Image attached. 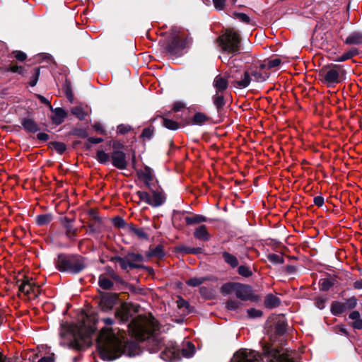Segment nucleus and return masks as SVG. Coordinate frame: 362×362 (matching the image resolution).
Returning <instances> with one entry per match:
<instances>
[{"mask_svg": "<svg viewBox=\"0 0 362 362\" xmlns=\"http://www.w3.org/2000/svg\"><path fill=\"white\" fill-rule=\"evenodd\" d=\"M105 326L98 336V346L100 354L103 360L112 361L122 354L134 356L139 353L138 345L134 341L125 339V333L117 329L112 328L114 320L111 318H103Z\"/></svg>", "mask_w": 362, "mask_h": 362, "instance_id": "nucleus-1", "label": "nucleus"}, {"mask_svg": "<svg viewBox=\"0 0 362 362\" xmlns=\"http://www.w3.org/2000/svg\"><path fill=\"white\" fill-rule=\"evenodd\" d=\"M91 334L90 329L86 330L83 328L66 329L60 333V344L78 350L82 349L90 344Z\"/></svg>", "mask_w": 362, "mask_h": 362, "instance_id": "nucleus-2", "label": "nucleus"}, {"mask_svg": "<svg viewBox=\"0 0 362 362\" xmlns=\"http://www.w3.org/2000/svg\"><path fill=\"white\" fill-rule=\"evenodd\" d=\"M54 263L59 272L71 274H78L86 267L84 258L78 255L59 254Z\"/></svg>", "mask_w": 362, "mask_h": 362, "instance_id": "nucleus-3", "label": "nucleus"}, {"mask_svg": "<svg viewBox=\"0 0 362 362\" xmlns=\"http://www.w3.org/2000/svg\"><path fill=\"white\" fill-rule=\"evenodd\" d=\"M128 328L135 337L140 340H144L158 331V325L154 319L146 320L139 316L131 321L128 325Z\"/></svg>", "mask_w": 362, "mask_h": 362, "instance_id": "nucleus-4", "label": "nucleus"}, {"mask_svg": "<svg viewBox=\"0 0 362 362\" xmlns=\"http://www.w3.org/2000/svg\"><path fill=\"white\" fill-rule=\"evenodd\" d=\"M219 45L221 49L228 53L235 54L240 49V38L238 33L233 29H228L219 37Z\"/></svg>", "mask_w": 362, "mask_h": 362, "instance_id": "nucleus-5", "label": "nucleus"}, {"mask_svg": "<svg viewBox=\"0 0 362 362\" xmlns=\"http://www.w3.org/2000/svg\"><path fill=\"white\" fill-rule=\"evenodd\" d=\"M344 74L341 66L333 64L323 66L319 71L322 80L329 85L339 83Z\"/></svg>", "mask_w": 362, "mask_h": 362, "instance_id": "nucleus-6", "label": "nucleus"}, {"mask_svg": "<svg viewBox=\"0 0 362 362\" xmlns=\"http://www.w3.org/2000/svg\"><path fill=\"white\" fill-rule=\"evenodd\" d=\"M228 77L232 79L235 87L240 88H247L252 81L249 71H242L235 65L230 68Z\"/></svg>", "mask_w": 362, "mask_h": 362, "instance_id": "nucleus-7", "label": "nucleus"}, {"mask_svg": "<svg viewBox=\"0 0 362 362\" xmlns=\"http://www.w3.org/2000/svg\"><path fill=\"white\" fill-rule=\"evenodd\" d=\"M18 291L28 299H35L41 293V288L33 279L24 277L22 280H18Z\"/></svg>", "mask_w": 362, "mask_h": 362, "instance_id": "nucleus-8", "label": "nucleus"}, {"mask_svg": "<svg viewBox=\"0 0 362 362\" xmlns=\"http://www.w3.org/2000/svg\"><path fill=\"white\" fill-rule=\"evenodd\" d=\"M263 354L267 362H294L291 352L280 353V351L272 349L269 346L263 347Z\"/></svg>", "mask_w": 362, "mask_h": 362, "instance_id": "nucleus-9", "label": "nucleus"}, {"mask_svg": "<svg viewBox=\"0 0 362 362\" xmlns=\"http://www.w3.org/2000/svg\"><path fill=\"white\" fill-rule=\"evenodd\" d=\"M174 219H179L182 224L197 225L202 223L212 224V220L197 214H188L185 212H176L174 214Z\"/></svg>", "mask_w": 362, "mask_h": 362, "instance_id": "nucleus-10", "label": "nucleus"}, {"mask_svg": "<svg viewBox=\"0 0 362 362\" xmlns=\"http://www.w3.org/2000/svg\"><path fill=\"white\" fill-rule=\"evenodd\" d=\"M259 353L248 349H240L233 356L230 362H260Z\"/></svg>", "mask_w": 362, "mask_h": 362, "instance_id": "nucleus-11", "label": "nucleus"}, {"mask_svg": "<svg viewBox=\"0 0 362 362\" xmlns=\"http://www.w3.org/2000/svg\"><path fill=\"white\" fill-rule=\"evenodd\" d=\"M357 305L356 297H351L346 300L344 303L334 301L331 305V312L334 315H339L348 310L354 309Z\"/></svg>", "mask_w": 362, "mask_h": 362, "instance_id": "nucleus-12", "label": "nucleus"}, {"mask_svg": "<svg viewBox=\"0 0 362 362\" xmlns=\"http://www.w3.org/2000/svg\"><path fill=\"white\" fill-rule=\"evenodd\" d=\"M235 294L237 298H240L241 300L243 301L258 300V296L254 293L252 288L249 285L238 283Z\"/></svg>", "mask_w": 362, "mask_h": 362, "instance_id": "nucleus-13", "label": "nucleus"}, {"mask_svg": "<svg viewBox=\"0 0 362 362\" xmlns=\"http://www.w3.org/2000/svg\"><path fill=\"white\" fill-rule=\"evenodd\" d=\"M160 357L165 361H176L181 358L180 349L173 344L169 345L161 352Z\"/></svg>", "mask_w": 362, "mask_h": 362, "instance_id": "nucleus-14", "label": "nucleus"}, {"mask_svg": "<svg viewBox=\"0 0 362 362\" xmlns=\"http://www.w3.org/2000/svg\"><path fill=\"white\" fill-rule=\"evenodd\" d=\"M187 41H182L177 30H175L170 44L168 47V51L172 54H178L186 47Z\"/></svg>", "mask_w": 362, "mask_h": 362, "instance_id": "nucleus-15", "label": "nucleus"}, {"mask_svg": "<svg viewBox=\"0 0 362 362\" xmlns=\"http://www.w3.org/2000/svg\"><path fill=\"white\" fill-rule=\"evenodd\" d=\"M117 300V295L109 293H104L101 295L100 306L104 311L111 310Z\"/></svg>", "mask_w": 362, "mask_h": 362, "instance_id": "nucleus-16", "label": "nucleus"}, {"mask_svg": "<svg viewBox=\"0 0 362 362\" xmlns=\"http://www.w3.org/2000/svg\"><path fill=\"white\" fill-rule=\"evenodd\" d=\"M112 165L120 170L126 169L127 160L126 154L121 151H115L111 155Z\"/></svg>", "mask_w": 362, "mask_h": 362, "instance_id": "nucleus-17", "label": "nucleus"}, {"mask_svg": "<svg viewBox=\"0 0 362 362\" xmlns=\"http://www.w3.org/2000/svg\"><path fill=\"white\" fill-rule=\"evenodd\" d=\"M93 217L95 218V222L93 223V225L100 224L109 226H123L124 223V220L120 216H115L112 218H102L94 214Z\"/></svg>", "mask_w": 362, "mask_h": 362, "instance_id": "nucleus-18", "label": "nucleus"}, {"mask_svg": "<svg viewBox=\"0 0 362 362\" xmlns=\"http://www.w3.org/2000/svg\"><path fill=\"white\" fill-rule=\"evenodd\" d=\"M132 305L122 303L115 312V317L122 322H127L132 315Z\"/></svg>", "mask_w": 362, "mask_h": 362, "instance_id": "nucleus-19", "label": "nucleus"}, {"mask_svg": "<svg viewBox=\"0 0 362 362\" xmlns=\"http://www.w3.org/2000/svg\"><path fill=\"white\" fill-rule=\"evenodd\" d=\"M138 177L141 180L148 188H151V182L153 180V170L148 166L137 171Z\"/></svg>", "mask_w": 362, "mask_h": 362, "instance_id": "nucleus-20", "label": "nucleus"}, {"mask_svg": "<svg viewBox=\"0 0 362 362\" xmlns=\"http://www.w3.org/2000/svg\"><path fill=\"white\" fill-rule=\"evenodd\" d=\"M250 74L252 80H254L256 82H263L269 76V73L266 69H262L261 64L259 66L252 70Z\"/></svg>", "mask_w": 362, "mask_h": 362, "instance_id": "nucleus-21", "label": "nucleus"}, {"mask_svg": "<svg viewBox=\"0 0 362 362\" xmlns=\"http://www.w3.org/2000/svg\"><path fill=\"white\" fill-rule=\"evenodd\" d=\"M213 86L216 88V92H223L227 89L228 83L226 76L218 75L215 77Z\"/></svg>", "mask_w": 362, "mask_h": 362, "instance_id": "nucleus-22", "label": "nucleus"}, {"mask_svg": "<svg viewBox=\"0 0 362 362\" xmlns=\"http://www.w3.org/2000/svg\"><path fill=\"white\" fill-rule=\"evenodd\" d=\"M51 110L54 113V115L52 117V119L56 124H62L67 116L66 111L61 107H57L54 109L52 107V110Z\"/></svg>", "mask_w": 362, "mask_h": 362, "instance_id": "nucleus-23", "label": "nucleus"}, {"mask_svg": "<svg viewBox=\"0 0 362 362\" xmlns=\"http://www.w3.org/2000/svg\"><path fill=\"white\" fill-rule=\"evenodd\" d=\"M165 197L162 192L153 191L151 195L150 205L153 206H159L164 203Z\"/></svg>", "mask_w": 362, "mask_h": 362, "instance_id": "nucleus-24", "label": "nucleus"}, {"mask_svg": "<svg viewBox=\"0 0 362 362\" xmlns=\"http://www.w3.org/2000/svg\"><path fill=\"white\" fill-rule=\"evenodd\" d=\"M21 124L26 131L30 132L35 133L39 130L37 124L35 123V122L30 118L23 119L21 121Z\"/></svg>", "mask_w": 362, "mask_h": 362, "instance_id": "nucleus-25", "label": "nucleus"}, {"mask_svg": "<svg viewBox=\"0 0 362 362\" xmlns=\"http://www.w3.org/2000/svg\"><path fill=\"white\" fill-rule=\"evenodd\" d=\"M165 253L163 250V247L161 245H158L155 247H150L148 252L146 254L148 257H157L162 258L165 256Z\"/></svg>", "mask_w": 362, "mask_h": 362, "instance_id": "nucleus-26", "label": "nucleus"}, {"mask_svg": "<svg viewBox=\"0 0 362 362\" xmlns=\"http://www.w3.org/2000/svg\"><path fill=\"white\" fill-rule=\"evenodd\" d=\"M346 45H361L362 44V33L355 32L350 34L346 39Z\"/></svg>", "mask_w": 362, "mask_h": 362, "instance_id": "nucleus-27", "label": "nucleus"}, {"mask_svg": "<svg viewBox=\"0 0 362 362\" xmlns=\"http://www.w3.org/2000/svg\"><path fill=\"white\" fill-rule=\"evenodd\" d=\"M281 303L280 299L273 294H269L264 300V305L268 308H274L279 306Z\"/></svg>", "mask_w": 362, "mask_h": 362, "instance_id": "nucleus-28", "label": "nucleus"}, {"mask_svg": "<svg viewBox=\"0 0 362 362\" xmlns=\"http://www.w3.org/2000/svg\"><path fill=\"white\" fill-rule=\"evenodd\" d=\"M98 284L101 288L105 290H109L113 286V282L105 274L99 276Z\"/></svg>", "mask_w": 362, "mask_h": 362, "instance_id": "nucleus-29", "label": "nucleus"}, {"mask_svg": "<svg viewBox=\"0 0 362 362\" xmlns=\"http://www.w3.org/2000/svg\"><path fill=\"white\" fill-rule=\"evenodd\" d=\"M358 53V49L356 48H353L348 52H344L341 56L337 57L334 59V61L337 62H342L350 59L353 57L357 55Z\"/></svg>", "mask_w": 362, "mask_h": 362, "instance_id": "nucleus-30", "label": "nucleus"}, {"mask_svg": "<svg viewBox=\"0 0 362 362\" xmlns=\"http://www.w3.org/2000/svg\"><path fill=\"white\" fill-rule=\"evenodd\" d=\"M281 61L279 58H275L273 59L265 60L264 63L261 64L262 69H269L272 68L277 67L280 65Z\"/></svg>", "mask_w": 362, "mask_h": 362, "instance_id": "nucleus-31", "label": "nucleus"}, {"mask_svg": "<svg viewBox=\"0 0 362 362\" xmlns=\"http://www.w3.org/2000/svg\"><path fill=\"white\" fill-rule=\"evenodd\" d=\"M119 263L122 269L127 270L129 268L133 269V268H137L139 267V264L136 263H134L133 262H131L130 259H129V257H127V259H119Z\"/></svg>", "mask_w": 362, "mask_h": 362, "instance_id": "nucleus-32", "label": "nucleus"}, {"mask_svg": "<svg viewBox=\"0 0 362 362\" xmlns=\"http://www.w3.org/2000/svg\"><path fill=\"white\" fill-rule=\"evenodd\" d=\"M213 102L217 109L222 108L225 105V100L222 92H216L213 96Z\"/></svg>", "mask_w": 362, "mask_h": 362, "instance_id": "nucleus-33", "label": "nucleus"}, {"mask_svg": "<svg viewBox=\"0 0 362 362\" xmlns=\"http://www.w3.org/2000/svg\"><path fill=\"white\" fill-rule=\"evenodd\" d=\"M223 257L226 262H227L228 264H230L232 267H235L238 264V259L235 256L233 255L224 252L223 253Z\"/></svg>", "mask_w": 362, "mask_h": 362, "instance_id": "nucleus-34", "label": "nucleus"}, {"mask_svg": "<svg viewBox=\"0 0 362 362\" xmlns=\"http://www.w3.org/2000/svg\"><path fill=\"white\" fill-rule=\"evenodd\" d=\"M238 283H226L224 284L221 288V292L223 295H228L233 292H235V288Z\"/></svg>", "mask_w": 362, "mask_h": 362, "instance_id": "nucleus-35", "label": "nucleus"}, {"mask_svg": "<svg viewBox=\"0 0 362 362\" xmlns=\"http://www.w3.org/2000/svg\"><path fill=\"white\" fill-rule=\"evenodd\" d=\"M194 234L195 238L201 240H207L209 238V234L206 228H197Z\"/></svg>", "mask_w": 362, "mask_h": 362, "instance_id": "nucleus-36", "label": "nucleus"}, {"mask_svg": "<svg viewBox=\"0 0 362 362\" xmlns=\"http://www.w3.org/2000/svg\"><path fill=\"white\" fill-rule=\"evenodd\" d=\"M194 352V345L190 342H187V348H182L180 349V354L185 357H190Z\"/></svg>", "mask_w": 362, "mask_h": 362, "instance_id": "nucleus-37", "label": "nucleus"}, {"mask_svg": "<svg viewBox=\"0 0 362 362\" xmlns=\"http://www.w3.org/2000/svg\"><path fill=\"white\" fill-rule=\"evenodd\" d=\"M209 278L207 277H194L191 278L186 281V284L190 286H198L204 283Z\"/></svg>", "mask_w": 362, "mask_h": 362, "instance_id": "nucleus-38", "label": "nucleus"}, {"mask_svg": "<svg viewBox=\"0 0 362 362\" xmlns=\"http://www.w3.org/2000/svg\"><path fill=\"white\" fill-rule=\"evenodd\" d=\"M52 216L50 214L39 215L36 218V221L38 225H48L51 223Z\"/></svg>", "mask_w": 362, "mask_h": 362, "instance_id": "nucleus-39", "label": "nucleus"}, {"mask_svg": "<svg viewBox=\"0 0 362 362\" xmlns=\"http://www.w3.org/2000/svg\"><path fill=\"white\" fill-rule=\"evenodd\" d=\"M163 124L170 130H177L179 128V124L177 122L165 117H163Z\"/></svg>", "mask_w": 362, "mask_h": 362, "instance_id": "nucleus-40", "label": "nucleus"}, {"mask_svg": "<svg viewBox=\"0 0 362 362\" xmlns=\"http://www.w3.org/2000/svg\"><path fill=\"white\" fill-rule=\"evenodd\" d=\"M286 322L283 320H279L275 325V332L278 335H283L286 330Z\"/></svg>", "mask_w": 362, "mask_h": 362, "instance_id": "nucleus-41", "label": "nucleus"}, {"mask_svg": "<svg viewBox=\"0 0 362 362\" xmlns=\"http://www.w3.org/2000/svg\"><path fill=\"white\" fill-rule=\"evenodd\" d=\"M268 260L275 264H281L284 263V257L281 255L277 254H269L267 255Z\"/></svg>", "mask_w": 362, "mask_h": 362, "instance_id": "nucleus-42", "label": "nucleus"}, {"mask_svg": "<svg viewBox=\"0 0 362 362\" xmlns=\"http://www.w3.org/2000/svg\"><path fill=\"white\" fill-rule=\"evenodd\" d=\"M209 120V117L204 113L197 112L194 115L193 122L196 124H202Z\"/></svg>", "mask_w": 362, "mask_h": 362, "instance_id": "nucleus-43", "label": "nucleus"}, {"mask_svg": "<svg viewBox=\"0 0 362 362\" xmlns=\"http://www.w3.org/2000/svg\"><path fill=\"white\" fill-rule=\"evenodd\" d=\"M71 113L81 120L83 119L86 116V113L83 108L79 106L73 107L71 109Z\"/></svg>", "mask_w": 362, "mask_h": 362, "instance_id": "nucleus-44", "label": "nucleus"}, {"mask_svg": "<svg viewBox=\"0 0 362 362\" xmlns=\"http://www.w3.org/2000/svg\"><path fill=\"white\" fill-rule=\"evenodd\" d=\"M132 232L140 239H147L148 235L144 231V228H130Z\"/></svg>", "mask_w": 362, "mask_h": 362, "instance_id": "nucleus-45", "label": "nucleus"}, {"mask_svg": "<svg viewBox=\"0 0 362 362\" xmlns=\"http://www.w3.org/2000/svg\"><path fill=\"white\" fill-rule=\"evenodd\" d=\"M52 148L56 151L58 153L62 154L66 151V145L62 142L52 143Z\"/></svg>", "mask_w": 362, "mask_h": 362, "instance_id": "nucleus-46", "label": "nucleus"}, {"mask_svg": "<svg viewBox=\"0 0 362 362\" xmlns=\"http://www.w3.org/2000/svg\"><path fill=\"white\" fill-rule=\"evenodd\" d=\"M241 303L237 300H229L226 303V308L230 310H236L240 308Z\"/></svg>", "mask_w": 362, "mask_h": 362, "instance_id": "nucleus-47", "label": "nucleus"}, {"mask_svg": "<svg viewBox=\"0 0 362 362\" xmlns=\"http://www.w3.org/2000/svg\"><path fill=\"white\" fill-rule=\"evenodd\" d=\"M96 157L98 160L101 163H105L110 160L109 154L102 150L98 151Z\"/></svg>", "mask_w": 362, "mask_h": 362, "instance_id": "nucleus-48", "label": "nucleus"}, {"mask_svg": "<svg viewBox=\"0 0 362 362\" xmlns=\"http://www.w3.org/2000/svg\"><path fill=\"white\" fill-rule=\"evenodd\" d=\"M238 274L245 277H249L252 275V272L247 266L241 265L238 267Z\"/></svg>", "mask_w": 362, "mask_h": 362, "instance_id": "nucleus-49", "label": "nucleus"}, {"mask_svg": "<svg viewBox=\"0 0 362 362\" xmlns=\"http://www.w3.org/2000/svg\"><path fill=\"white\" fill-rule=\"evenodd\" d=\"M6 70L8 71H11L13 73H19L21 75H24V69H23V67H22L21 66H17V65L10 66L6 69Z\"/></svg>", "mask_w": 362, "mask_h": 362, "instance_id": "nucleus-50", "label": "nucleus"}, {"mask_svg": "<svg viewBox=\"0 0 362 362\" xmlns=\"http://www.w3.org/2000/svg\"><path fill=\"white\" fill-rule=\"evenodd\" d=\"M248 316L251 318L259 317L262 315V312L259 310L251 308L247 310Z\"/></svg>", "mask_w": 362, "mask_h": 362, "instance_id": "nucleus-51", "label": "nucleus"}, {"mask_svg": "<svg viewBox=\"0 0 362 362\" xmlns=\"http://www.w3.org/2000/svg\"><path fill=\"white\" fill-rule=\"evenodd\" d=\"M334 285V283L328 279H323L322 281V283L321 284V288L322 291H328L330 289V288H332Z\"/></svg>", "mask_w": 362, "mask_h": 362, "instance_id": "nucleus-52", "label": "nucleus"}, {"mask_svg": "<svg viewBox=\"0 0 362 362\" xmlns=\"http://www.w3.org/2000/svg\"><path fill=\"white\" fill-rule=\"evenodd\" d=\"M137 194L141 201L145 202L146 203L150 204L151 194H149L148 193H147L146 192H141V191L138 192Z\"/></svg>", "mask_w": 362, "mask_h": 362, "instance_id": "nucleus-53", "label": "nucleus"}, {"mask_svg": "<svg viewBox=\"0 0 362 362\" xmlns=\"http://www.w3.org/2000/svg\"><path fill=\"white\" fill-rule=\"evenodd\" d=\"M226 0H213V4L216 10H223Z\"/></svg>", "mask_w": 362, "mask_h": 362, "instance_id": "nucleus-54", "label": "nucleus"}, {"mask_svg": "<svg viewBox=\"0 0 362 362\" xmlns=\"http://www.w3.org/2000/svg\"><path fill=\"white\" fill-rule=\"evenodd\" d=\"M129 259H130L131 262H133L134 263H136V262H142L143 261V257L141 255L139 254H129L128 255Z\"/></svg>", "mask_w": 362, "mask_h": 362, "instance_id": "nucleus-55", "label": "nucleus"}, {"mask_svg": "<svg viewBox=\"0 0 362 362\" xmlns=\"http://www.w3.org/2000/svg\"><path fill=\"white\" fill-rule=\"evenodd\" d=\"M39 75H40V70H39V69H35L33 78L31 79V81L30 82V85L32 87L35 86L37 84V82L38 81Z\"/></svg>", "mask_w": 362, "mask_h": 362, "instance_id": "nucleus-56", "label": "nucleus"}, {"mask_svg": "<svg viewBox=\"0 0 362 362\" xmlns=\"http://www.w3.org/2000/svg\"><path fill=\"white\" fill-rule=\"evenodd\" d=\"M180 250L181 251L185 252V253H192V254H196L200 252V248H190V247H180Z\"/></svg>", "mask_w": 362, "mask_h": 362, "instance_id": "nucleus-57", "label": "nucleus"}, {"mask_svg": "<svg viewBox=\"0 0 362 362\" xmlns=\"http://www.w3.org/2000/svg\"><path fill=\"white\" fill-rule=\"evenodd\" d=\"M131 129L130 126L126 125V124H119L117 127V131L120 134H125L128 132H129Z\"/></svg>", "mask_w": 362, "mask_h": 362, "instance_id": "nucleus-58", "label": "nucleus"}, {"mask_svg": "<svg viewBox=\"0 0 362 362\" xmlns=\"http://www.w3.org/2000/svg\"><path fill=\"white\" fill-rule=\"evenodd\" d=\"M237 18H238L240 21L245 22V23H249L250 18L247 15L243 13H238L235 14Z\"/></svg>", "mask_w": 362, "mask_h": 362, "instance_id": "nucleus-59", "label": "nucleus"}, {"mask_svg": "<svg viewBox=\"0 0 362 362\" xmlns=\"http://www.w3.org/2000/svg\"><path fill=\"white\" fill-rule=\"evenodd\" d=\"M13 53H14L15 57L21 62H23L26 59V54L23 52L16 51Z\"/></svg>", "mask_w": 362, "mask_h": 362, "instance_id": "nucleus-60", "label": "nucleus"}, {"mask_svg": "<svg viewBox=\"0 0 362 362\" xmlns=\"http://www.w3.org/2000/svg\"><path fill=\"white\" fill-rule=\"evenodd\" d=\"M54 354H52L49 356L42 357L40 358L38 362H54Z\"/></svg>", "mask_w": 362, "mask_h": 362, "instance_id": "nucleus-61", "label": "nucleus"}, {"mask_svg": "<svg viewBox=\"0 0 362 362\" xmlns=\"http://www.w3.org/2000/svg\"><path fill=\"white\" fill-rule=\"evenodd\" d=\"M314 204L317 206H322L324 204V198L320 196H317L313 199Z\"/></svg>", "mask_w": 362, "mask_h": 362, "instance_id": "nucleus-62", "label": "nucleus"}, {"mask_svg": "<svg viewBox=\"0 0 362 362\" xmlns=\"http://www.w3.org/2000/svg\"><path fill=\"white\" fill-rule=\"evenodd\" d=\"M352 327L356 329H362V319L359 318L356 321L353 322Z\"/></svg>", "mask_w": 362, "mask_h": 362, "instance_id": "nucleus-63", "label": "nucleus"}, {"mask_svg": "<svg viewBox=\"0 0 362 362\" xmlns=\"http://www.w3.org/2000/svg\"><path fill=\"white\" fill-rule=\"evenodd\" d=\"M200 293L205 298H208L211 296V292L209 291L206 287L202 286L200 288Z\"/></svg>", "mask_w": 362, "mask_h": 362, "instance_id": "nucleus-64", "label": "nucleus"}]
</instances>
